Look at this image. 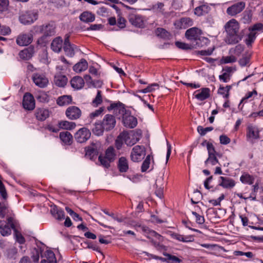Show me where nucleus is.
Segmentation results:
<instances>
[{"label":"nucleus","mask_w":263,"mask_h":263,"mask_svg":"<svg viewBox=\"0 0 263 263\" xmlns=\"http://www.w3.org/2000/svg\"><path fill=\"white\" fill-rule=\"evenodd\" d=\"M254 177L248 173H243L240 177V180L242 183L252 184L254 181Z\"/></svg>","instance_id":"obj_39"},{"label":"nucleus","mask_w":263,"mask_h":263,"mask_svg":"<svg viewBox=\"0 0 263 263\" xmlns=\"http://www.w3.org/2000/svg\"><path fill=\"white\" fill-rule=\"evenodd\" d=\"M210 10V7L205 4L196 7L194 10L195 14L201 16L208 13Z\"/></svg>","instance_id":"obj_33"},{"label":"nucleus","mask_w":263,"mask_h":263,"mask_svg":"<svg viewBox=\"0 0 263 263\" xmlns=\"http://www.w3.org/2000/svg\"><path fill=\"white\" fill-rule=\"evenodd\" d=\"M9 4L8 0H0V11H4L7 9Z\"/></svg>","instance_id":"obj_58"},{"label":"nucleus","mask_w":263,"mask_h":263,"mask_svg":"<svg viewBox=\"0 0 263 263\" xmlns=\"http://www.w3.org/2000/svg\"><path fill=\"white\" fill-rule=\"evenodd\" d=\"M67 77L61 73H58L54 76V82H67Z\"/></svg>","instance_id":"obj_49"},{"label":"nucleus","mask_w":263,"mask_h":263,"mask_svg":"<svg viewBox=\"0 0 263 263\" xmlns=\"http://www.w3.org/2000/svg\"><path fill=\"white\" fill-rule=\"evenodd\" d=\"M202 32L201 30L198 28L193 27L187 29L185 33L186 38L190 41H195L196 42V45L198 46H202L200 42L202 41L206 44L209 42V40L206 37H201Z\"/></svg>","instance_id":"obj_2"},{"label":"nucleus","mask_w":263,"mask_h":263,"mask_svg":"<svg viewBox=\"0 0 263 263\" xmlns=\"http://www.w3.org/2000/svg\"><path fill=\"white\" fill-rule=\"evenodd\" d=\"M55 26L52 24H48L36 27V32H40L46 36L53 35L55 33Z\"/></svg>","instance_id":"obj_10"},{"label":"nucleus","mask_w":263,"mask_h":263,"mask_svg":"<svg viewBox=\"0 0 263 263\" xmlns=\"http://www.w3.org/2000/svg\"><path fill=\"white\" fill-rule=\"evenodd\" d=\"M145 155V150L144 146L136 145L130 154L131 160L134 162H139L143 159Z\"/></svg>","instance_id":"obj_7"},{"label":"nucleus","mask_w":263,"mask_h":263,"mask_svg":"<svg viewBox=\"0 0 263 263\" xmlns=\"http://www.w3.org/2000/svg\"><path fill=\"white\" fill-rule=\"evenodd\" d=\"M23 107L28 110H33L35 107V100L33 96L29 93H26L23 97Z\"/></svg>","instance_id":"obj_14"},{"label":"nucleus","mask_w":263,"mask_h":263,"mask_svg":"<svg viewBox=\"0 0 263 263\" xmlns=\"http://www.w3.org/2000/svg\"><path fill=\"white\" fill-rule=\"evenodd\" d=\"M125 133H121L117 137L115 141V146L118 149H120L124 142L125 143Z\"/></svg>","instance_id":"obj_41"},{"label":"nucleus","mask_w":263,"mask_h":263,"mask_svg":"<svg viewBox=\"0 0 263 263\" xmlns=\"http://www.w3.org/2000/svg\"><path fill=\"white\" fill-rule=\"evenodd\" d=\"M102 107L99 108L98 109L96 110L95 111L91 112L89 115V117L91 119H93L97 117H98L103 111Z\"/></svg>","instance_id":"obj_60"},{"label":"nucleus","mask_w":263,"mask_h":263,"mask_svg":"<svg viewBox=\"0 0 263 263\" xmlns=\"http://www.w3.org/2000/svg\"><path fill=\"white\" fill-rule=\"evenodd\" d=\"M80 20L84 23H88L92 22L95 20V15L89 11H84L79 16Z\"/></svg>","instance_id":"obj_24"},{"label":"nucleus","mask_w":263,"mask_h":263,"mask_svg":"<svg viewBox=\"0 0 263 263\" xmlns=\"http://www.w3.org/2000/svg\"><path fill=\"white\" fill-rule=\"evenodd\" d=\"M192 214L194 216H195V217L196 218V222L197 223H198L199 224H202L204 222L205 220H204V218L203 216L199 215L196 212H194V211L192 212Z\"/></svg>","instance_id":"obj_55"},{"label":"nucleus","mask_w":263,"mask_h":263,"mask_svg":"<svg viewBox=\"0 0 263 263\" xmlns=\"http://www.w3.org/2000/svg\"><path fill=\"white\" fill-rule=\"evenodd\" d=\"M175 45L180 49L183 50L192 49L194 48V46L191 44H186L185 43L177 41L175 42Z\"/></svg>","instance_id":"obj_45"},{"label":"nucleus","mask_w":263,"mask_h":263,"mask_svg":"<svg viewBox=\"0 0 263 263\" xmlns=\"http://www.w3.org/2000/svg\"><path fill=\"white\" fill-rule=\"evenodd\" d=\"M91 133L85 127L80 128L74 135L76 141L80 143L87 141L90 137Z\"/></svg>","instance_id":"obj_9"},{"label":"nucleus","mask_w":263,"mask_h":263,"mask_svg":"<svg viewBox=\"0 0 263 263\" xmlns=\"http://www.w3.org/2000/svg\"><path fill=\"white\" fill-rule=\"evenodd\" d=\"M247 137L248 140L253 143L254 140L258 139L259 130L258 128L254 126L250 125L247 128Z\"/></svg>","instance_id":"obj_18"},{"label":"nucleus","mask_w":263,"mask_h":263,"mask_svg":"<svg viewBox=\"0 0 263 263\" xmlns=\"http://www.w3.org/2000/svg\"><path fill=\"white\" fill-rule=\"evenodd\" d=\"M101 123L106 131L110 130L115 126L116 121L113 115L107 114L106 115Z\"/></svg>","instance_id":"obj_13"},{"label":"nucleus","mask_w":263,"mask_h":263,"mask_svg":"<svg viewBox=\"0 0 263 263\" xmlns=\"http://www.w3.org/2000/svg\"><path fill=\"white\" fill-rule=\"evenodd\" d=\"M156 33L158 36L163 38L166 37L168 35V32L165 29L161 28H157Z\"/></svg>","instance_id":"obj_56"},{"label":"nucleus","mask_w":263,"mask_h":263,"mask_svg":"<svg viewBox=\"0 0 263 263\" xmlns=\"http://www.w3.org/2000/svg\"><path fill=\"white\" fill-rule=\"evenodd\" d=\"M159 85L158 83H152L149 85L146 88L140 90L139 91L143 93H147L152 92L156 89H158Z\"/></svg>","instance_id":"obj_46"},{"label":"nucleus","mask_w":263,"mask_h":263,"mask_svg":"<svg viewBox=\"0 0 263 263\" xmlns=\"http://www.w3.org/2000/svg\"><path fill=\"white\" fill-rule=\"evenodd\" d=\"M102 102V98L101 96V91L98 90L96 98L92 102V105L93 106H98L99 105L101 104Z\"/></svg>","instance_id":"obj_48"},{"label":"nucleus","mask_w":263,"mask_h":263,"mask_svg":"<svg viewBox=\"0 0 263 263\" xmlns=\"http://www.w3.org/2000/svg\"><path fill=\"white\" fill-rule=\"evenodd\" d=\"M220 179L221 182L219 183V185L224 188H232L235 185L234 180L232 179L224 177H220Z\"/></svg>","instance_id":"obj_31"},{"label":"nucleus","mask_w":263,"mask_h":263,"mask_svg":"<svg viewBox=\"0 0 263 263\" xmlns=\"http://www.w3.org/2000/svg\"><path fill=\"white\" fill-rule=\"evenodd\" d=\"M126 20L124 17L120 16L118 18L117 25L119 28L123 29L126 26Z\"/></svg>","instance_id":"obj_57"},{"label":"nucleus","mask_w":263,"mask_h":263,"mask_svg":"<svg viewBox=\"0 0 263 263\" xmlns=\"http://www.w3.org/2000/svg\"><path fill=\"white\" fill-rule=\"evenodd\" d=\"M239 28V24L235 19L231 20L226 24L225 29L227 33L226 41L227 43L235 44L240 40L238 34Z\"/></svg>","instance_id":"obj_1"},{"label":"nucleus","mask_w":263,"mask_h":263,"mask_svg":"<svg viewBox=\"0 0 263 263\" xmlns=\"http://www.w3.org/2000/svg\"><path fill=\"white\" fill-rule=\"evenodd\" d=\"M250 60V55H244L239 61V63L241 66H246L249 62Z\"/></svg>","instance_id":"obj_54"},{"label":"nucleus","mask_w":263,"mask_h":263,"mask_svg":"<svg viewBox=\"0 0 263 263\" xmlns=\"http://www.w3.org/2000/svg\"><path fill=\"white\" fill-rule=\"evenodd\" d=\"M151 155H148L146 157V159L142 163L141 166V171L142 172H146L149 167L150 161H151Z\"/></svg>","instance_id":"obj_50"},{"label":"nucleus","mask_w":263,"mask_h":263,"mask_svg":"<svg viewBox=\"0 0 263 263\" xmlns=\"http://www.w3.org/2000/svg\"><path fill=\"white\" fill-rule=\"evenodd\" d=\"M116 154L115 150L112 146L108 147L105 151V156L102 155L99 156V161L101 165L106 168L110 166V163L116 159Z\"/></svg>","instance_id":"obj_3"},{"label":"nucleus","mask_w":263,"mask_h":263,"mask_svg":"<svg viewBox=\"0 0 263 263\" xmlns=\"http://www.w3.org/2000/svg\"><path fill=\"white\" fill-rule=\"evenodd\" d=\"M105 128L101 121L96 122L95 124V127L92 128V132L94 134L97 136L102 135L103 133Z\"/></svg>","instance_id":"obj_40"},{"label":"nucleus","mask_w":263,"mask_h":263,"mask_svg":"<svg viewBox=\"0 0 263 263\" xmlns=\"http://www.w3.org/2000/svg\"><path fill=\"white\" fill-rule=\"evenodd\" d=\"M46 259L41 260V263H57L54 253L50 250H47L45 252Z\"/></svg>","instance_id":"obj_32"},{"label":"nucleus","mask_w":263,"mask_h":263,"mask_svg":"<svg viewBox=\"0 0 263 263\" xmlns=\"http://www.w3.org/2000/svg\"><path fill=\"white\" fill-rule=\"evenodd\" d=\"M63 40L61 37L55 38L51 44V48L55 52H59L62 48Z\"/></svg>","instance_id":"obj_28"},{"label":"nucleus","mask_w":263,"mask_h":263,"mask_svg":"<svg viewBox=\"0 0 263 263\" xmlns=\"http://www.w3.org/2000/svg\"><path fill=\"white\" fill-rule=\"evenodd\" d=\"M232 87V85L223 86V85H220L218 90V93L222 95L223 98L228 99L230 95L229 91Z\"/></svg>","instance_id":"obj_35"},{"label":"nucleus","mask_w":263,"mask_h":263,"mask_svg":"<svg viewBox=\"0 0 263 263\" xmlns=\"http://www.w3.org/2000/svg\"><path fill=\"white\" fill-rule=\"evenodd\" d=\"M118 167L121 173H125L128 170V163L127 159L124 157L119 158L118 163Z\"/></svg>","instance_id":"obj_27"},{"label":"nucleus","mask_w":263,"mask_h":263,"mask_svg":"<svg viewBox=\"0 0 263 263\" xmlns=\"http://www.w3.org/2000/svg\"><path fill=\"white\" fill-rule=\"evenodd\" d=\"M63 49L66 55L69 57H73L74 55L75 51L78 50V48L74 44H71L69 46H64Z\"/></svg>","instance_id":"obj_34"},{"label":"nucleus","mask_w":263,"mask_h":263,"mask_svg":"<svg viewBox=\"0 0 263 263\" xmlns=\"http://www.w3.org/2000/svg\"><path fill=\"white\" fill-rule=\"evenodd\" d=\"M129 22L134 26L137 28H143L144 27V17L134 11L129 13L128 15Z\"/></svg>","instance_id":"obj_6"},{"label":"nucleus","mask_w":263,"mask_h":263,"mask_svg":"<svg viewBox=\"0 0 263 263\" xmlns=\"http://www.w3.org/2000/svg\"><path fill=\"white\" fill-rule=\"evenodd\" d=\"M250 31L254 32L255 31H260L263 30V24L258 23L254 25L251 28H249Z\"/></svg>","instance_id":"obj_62"},{"label":"nucleus","mask_w":263,"mask_h":263,"mask_svg":"<svg viewBox=\"0 0 263 263\" xmlns=\"http://www.w3.org/2000/svg\"><path fill=\"white\" fill-rule=\"evenodd\" d=\"M86 245H87L86 248L88 249H91L93 250L98 251L100 252L101 254L102 253L100 252V251L99 250L98 247L94 244L92 242H89V241H86L84 242Z\"/></svg>","instance_id":"obj_59"},{"label":"nucleus","mask_w":263,"mask_h":263,"mask_svg":"<svg viewBox=\"0 0 263 263\" xmlns=\"http://www.w3.org/2000/svg\"><path fill=\"white\" fill-rule=\"evenodd\" d=\"M50 213L55 218L59 220H62L65 219L64 212L61 209L58 208L55 205L51 207Z\"/></svg>","instance_id":"obj_23"},{"label":"nucleus","mask_w":263,"mask_h":263,"mask_svg":"<svg viewBox=\"0 0 263 263\" xmlns=\"http://www.w3.org/2000/svg\"><path fill=\"white\" fill-rule=\"evenodd\" d=\"M34 53V47L33 46H30L28 48L20 51L18 53L19 57L23 60H29L32 57Z\"/></svg>","instance_id":"obj_20"},{"label":"nucleus","mask_w":263,"mask_h":263,"mask_svg":"<svg viewBox=\"0 0 263 263\" xmlns=\"http://www.w3.org/2000/svg\"><path fill=\"white\" fill-rule=\"evenodd\" d=\"M164 255L165 257H168V262H170L171 263H180L181 261V260L177 257L170 254L165 253L164 254Z\"/></svg>","instance_id":"obj_52"},{"label":"nucleus","mask_w":263,"mask_h":263,"mask_svg":"<svg viewBox=\"0 0 263 263\" xmlns=\"http://www.w3.org/2000/svg\"><path fill=\"white\" fill-rule=\"evenodd\" d=\"M210 89L202 88L195 91V97L200 101H203L210 97Z\"/></svg>","instance_id":"obj_21"},{"label":"nucleus","mask_w":263,"mask_h":263,"mask_svg":"<svg viewBox=\"0 0 263 263\" xmlns=\"http://www.w3.org/2000/svg\"><path fill=\"white\" fill-rule=\"evenodd\" d=\"M107 109L108 110L114 109L115 111L118 110L121 113H123L125 111L124 107L123 106V104L120 102L111 103L110 106L107 107Z\"/></svg>","instance_id":"obj_38"},{"label":"nucleus","mask_w":263,"mask_h":263,"mask_svg":"<svg viewBox=\"0 0 263 263\" xmlns=\"http://www.w3.org/2000/svg\"><path fill=\"white\" fill-rule=\"evenodd\" d=\"M32 41L33 35L32 33H21L17 36L16 43L20 46H24L30 44Z\"/></svg>","instance_id":"obj_11"},{"label":"nucleus","mask_w":263,"mask_h":263,"mask_svg":"<svg viewBox=\"0 0 263 263\" xmlns=\"http://www.w3.org/2000/svg\"><path fill=\"white\" fill-rule=\"evenodd\" d=\"M38 14L34 11H29L22 14L20 16V21L21 23L27 25L33 23L37 19Z\"/></svg>","instance_id":"obj_8"},{"label":"nucleus","mask_w":263,"mask_h":263,"mask_svg":"<svg viewBox=\"0 0 263 263\" xmlns=\"http://www.w3.org/2000/svg\"><path fill=\"white\" fill-rule=\"evenodd\" d=\"M35 116L37 120L44 121L49 116V110L45 108H38L36 109Z\"/></svg>","instance_id":"obj_29"},{"label":"nucleus","mask_w":263,"mask_h":263,"mask_svg":"<svg viewBox=\"0 0 263 263\" xmlns=\"http://www.w3.org/2000/svg\"><path fill=\"white\" fill-rule=\"evenodd\" d=\"M88 68V63L84 59H82L80 62L76 64L73 67V70L76 72H81L85 71Z\"/></svg>","instance_id":"obj_25"},{"label":"nucleus","mask_w":263,"mask_h":263,"mask_svg":"<svg viewBox=\"0 0 263 263\" xmlns=\"http://www.w3.org/2000/svg\"><path fill=\"white\" fill-rule=\"evenodd\" d=\"M171 236L173 239L183 242H193L194 240V237L192 235L184 236L177 233H172Z\"/></svg>","instance_id":"obj_22"},{"label":"nucleus","mask_w":263,"mask_h":263,"mask_svg":"<svg viewBox=\"0 0 263 263\" xmlns=\"http://www.w3.org/2000/svg\"><path fill=\"white\" fill-rule=\"evenodd\" d=\"M101 151H102L101 143L98 141H92L85 148V156L90 159H93L97 157Z\"/></svg>","instance_id":"obj_4"},{"label":"nucleus","mask_w":263,"mask_h":263,"mask_svg":"<svg viewBox=\"0 0 263 263\" xmlns=\"http://www.w3.org/2000/svg\"><path fill=\"white\" fill-rule=\"evenodd\" d=\"M125 133V144L127 146H132L138 142L141 137V134L138 133L129 134L127 132H123Z\"/></svg>","instance_id":"obj_15"},{"label":"nucleus","mask_w":263,"mask_h":263,"mask_svg":"<svg viewBox=\"0 0 263 263\" xmlns=\"http://www.w3.org/2000/svg\"><path fill=\"white\" fill-rule=\"evenodd\" d=\"M192 25L193 21L190 17H182L174 23L175 28L178 29H185Z\"/></svg>","instance_id":"obj_17"},{"label":"nucleus","mask_w":263,"mask_h":263,"mask_svg":"<svg viewBox=\"0 0 263 263\" xmlns=\"http://www.w3.org/2000/svg\"><path fill=\"white\" fill-rule=\"evenodd\" d=\"M245 3L243 2L237 3L228 8L227 13L231 16H234L241 12L245 8Z\"/></svg>","instance_id":"obj_16"},{"label":"nucleus","mask_w":263,"mask_h":263,"mask_svg":"<svg viewBox=\"0 0 263 263\" xmlns=\"http://www.w3.org/2000/svg\"><path fill=\"white\" fill-rule=\"evenodd\" d=\"M61 141L67 145H70L72 141V136L68 132H61L59 135Z\"/></svg>","instance_id":"obj_30"},{"label":"nucleus","mask_w":263,"mask_h":263,"mask_svg":"<svg viewBox=\"0 0 263 263\" xmlns=\"http://www.w3.org/2000/svg\"><path fill=\"white\" fill-rule=\"evenodd\" d=\"M256 32L250 31L245 40L246 44L248 46H251L252 44L254 42L256 39Z\"/></svg>","instance_id":"obj_43"},{"label":"nucleus","mask_w":263,"mask_h":263,"mask_svg":"<svg viewBox=\"0 0 263 263\" xmlns=\"http://www.w3.org/2000/svg\"><path fill=\"white\" fill-rule=\"evenodd\" d=\"M257 91L256 90L254 89L253 91H249L248 92H247L246 95V96L242 99V100H241V102L239 105V107H240L241 104L245 101L246 100H247V99H249L250 98H251L253 96H257Z\"/></svg>","instance_id":"obj_53"},{"label":"nucleus","mask_w":263,"mask_h":263,"mask_svg":"<svg viewBox=\"0 0 263 263\" xmlns=\"http://www.w3.org/2000/svg\"><path fill=\"white\" fill-rule=\"evenodd\" d=\"M91 80V77L89 75L86 74L84 77V79L79 76L74 77L70 81V82H84L85 81L86 82H89Z\"/></svg>","instance_id":"obj_44"},{"label":"nucleus","mask_w":263,"mask_h":263,"mask_svg":"<svg viewBox=\"0 0 263 263\" xmlns=\"http://www.w3.org/2000/svg\"><path fill=\"white\" fill-rule=\"evenodd\" d=\"M37 99L41 102H48V96L45 93H41L37 96Z\"/></svg>","instance_id":"obj_64"},{"label":"nucleus","mask_w":263,"mask_h":263,"mask_svg":"<svg viewBox=\"0 0 263 263\" xmlns=\"http://www.w3.org/2000/svg\"><path fill=\"white\" fill-rule=\"evenodd\" d=\"M208 159L204 162L205 165H207L208 163H210L212 165H215L219 163L217 157L216 156V154L208 155Z\"/></svg>","instance_id":"obj_47"},{"label":"nucleus","mask_w":263,"mask_h":263,"mask_svg":"<svg viewBox=\"0 0 263 263\" xmlns=\"http://www.w3.org/2000/svg\"><path fill=\"white\" fill-rule=\"evenodd\" d=\"M12 229H15L12 217L8 218L7 221L0 220V233L3 236L9 235Z\"/></svg>","instance_id":"obj_5"},{"label":"nucleus","mask_w":263,"mask_h":263,"mask_svg":"<svg viewBox=\"0 0 263 263\" xmlns=\"http://www.w3.org/2000/svg\"><path fill=\"white\" fill-rule=\"evenodd\" d=\"M213 129V127H208L206 128H203L202 126H198L197 127V131L202 136H204L208 132H211Z\"/></svg>","instance_id":"obj_51"},{"label":"nucleus","mask_w":263,"mask_h":263,"mask_svg":"<svg viewBox=\"0 0 263 263\" xmlns=\"http://www.w3.org/2000/svg\"><path fill=\"white\" fill-rule=\"evenodd\" d=\"M123 123L125 126L133 128L137 125V120L134 116L128 115L125 113L123 116Z\"/></svg>","instance_id":"obj_19"},{"label":"nucleus","mask_w":263,"mask_h":263,"mask_svg":"<svg viewBox=\"0 0 263 263\" xmlns=\"http://www.w3.org/2000/svg\"><path fill=\"white\" fill-rule=\"evenodd\" d=\"M219 140L220 143L224 145L229 144L231 141L230 139L226 135L220 136Z\"/></svg>","instance_id":"obj_63"},{"label":"nucleus","mask_w":263,"mask_h":263,"mask_svg":"<svg viewBox=\"0 0 263 263\" xmlns=\"http://www.w3.org/2000/svg\"><path fill=\"white\" fill-rule=\"evenodd\" d=\"M206 147L208 151V155L216 154L214 146L212 143L208 142L206 143Z\"/></svg>","instance_id":"obj_61"},{"label":"nucleus","mask_w":263,"mask_h":263,"mask_svg":"<svg viewBox=\"0 0 263 263\" xmlns=\"http://www.w3.org/2000/svg\"><path fill=\"white\" fill-rule=\"evenodd\" d=\"M237 59L234 55L222 57L219 61L220 64L232 63L236 61Z\"/></svg>","instance_id":"obj_42"},{"label":"nucleus","mask_w":263,"mask_h":263,"mask_svg":"<svg viewBox=\"0 0 263 263\" xmlns=\"http://www.w3.org/2000/svg\"><path fill=\"white\" fill-rule=\"evenodd\" d=\"M82 112L81 109L76 106L68 107L65 111L66 117L70 120H77L81 117Z\"/></svg>","instance_id":"obj_12"},{"label":"nucleus","mask_w":263,"mask_h":263,"mask_svg":"<svg viewBox=\"0 0 263 263\" xmlns=\"http://www.w3.org/2000/svg\"><path fill=\"white\" fill-rule=\"evenodd\" d=\"M58 125L60 128L67 130L72 129L76 126L75 123L68 121H61L59 122Z\"/></svg>","instance_id":"obj_36"},{"label":"nucleus","mask_w":263,"mask_h":263,"mask_svg":"<svg viewBox=\"0 0 263 263\" xmlns=\"http://www.w3.org/2000/svg\"><path fill=\"white\" fill-rule=\"evenodd\" d=\"M31 77L33 82H48L45 73L41 71L34 72Z\"/></svg>","instance_id":"obj_26"},{"label":"nucleus","mask_w":263,"mask_h":263,"mask_svg":"<svg viewBox=\"0 0 263 263\" xmlns=\"http://www.w3.org/2000/svg\"><path fill=\"white\" fill-rule=\"evenodd\" d=\"M72 102L71 96H62L59 97L57 100V104L60 106L68 105Z\"/></svg>","instance_id":"obj_37"}]
</instances>
